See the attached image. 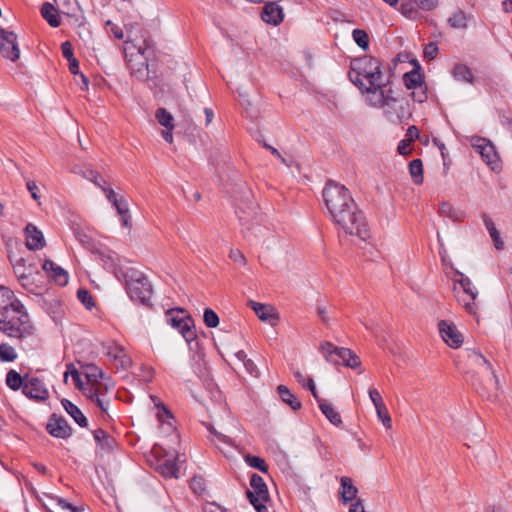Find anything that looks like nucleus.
<instances>
[{"instance_id": "f257e3e1", "label": "nucleus", "mask_w": 512, "mask_h": 512, "mask_svg": "<svg viewBox=\"0 0 512 512\" xmlns=\"http://www.w3.org/2000/svg\"><path fill=\"white\" fill-rule=\"evenodd\" d=\"M322 196L333 222L339 225L345 233L356 235L362 240H366L370 236L363 211L344 185L329 180L323 189Z\"/></svg>"}, {"instance_id": "f03ea898", "label": "nucleus", "mask_w": 512, "mask_h": 512, "mask_svg": "<svg viewBox=\"0 0 512 512\" xmlns=\"http://www.w3.org/2000/svg\"><path fill=\"white\" fill-rule=\"evenodd\" d=\"M32 330L23 304L11 289L0 286V332L19 339L32 334Z\"/></svg>"}, {"instance_id": "7ed1b4c3", "label": "nucleus", "mask_w": 512, "mask_h": 512, "mask_svg": "<svg viewBox=\"0 0 512 512\" xmlns=\"http://www.w3.org/2000/svg\"><path fill=\"white\" fill-rule=\"evenodd\" d=\"M349 80L368 96L386 88L389 80L383 81V63L372 55H364L353 59L348 72Z\"/></svg>"}, {"instance_id": "20e7f679", "label": "nucleus", "mask_w": 512, "mask_h": 512, "mask_svg": "<svg viewBox=\"0 0 512 512\" xmlns=\"http://www.w3.org/2000/svg\"><path fill=\"white\" fill-rule=\"evenodd\" d=\"M463 359L464 361H458L457 367L464 374L465 381L471 384L476 392H485L487 385L497 378L491 363L476 350H466Z\"/></svg>"}, {"instance_id": "39448f33", "label": "nucleus", "mask_w": 512, "mask_h": 512, "mask_svg": "<svg viewBox=\"0 0 512 512\" xmlns=\"http://www.w3.org/2000/svg\"><path fill=\"white\" fill-rule=\"evenodd\" d=\"M122 280H124L127 294L133 302L148 307L151 306L152 285L142 272L134 268H128Z\"/></svg>"}, {"instance_id": "423d86ee", "label": "nucleus", "mask_w": 512, "mask_h": 512, "mask_svg": "<svg viewBox=\"0 0 512 512\" xmlns=\"http://www.w3.org/2000/svg\"><path fill=\"white\" fill-rule=\"evenodd\" d=\"M365 102L368 106L373 108H382L385 116L395 121L396 118L398 123H402L405 117V109L402 105H398L399 101L392 96V90L382 88L374 94L365 97Z\"/></svg>"}, {"instance_id": "0eeeda50", "label": "nucleus", "mask_w": 512, "mask_h": 512, "mask_svg": "<svg viewBox=\"0 0 512 512\" xmlns=\"http://www.w3.org/2000/svg\"><path fill=\"white\" fill-rule=\"evenodd\" d=\"M167 324L177 329L188 345L193 342L198 346V336L195 330L194 319L183 308H172L165 312Z\"/></svg>"}, {"instance_id": "6e6552de", "label": "nucleus", "mask_w": 512, "mask_h": 512, "mask_svg": "<svg viewBox=\"0 0 512 512\" xmlns=\"http://www.w3.org/2000/svg\"><path fill=\"white\" fill-rule=\"evenodd\" d=\"M320 351L325 359L333 365H343L352 369L360 367V358L349 348L337 347L329 341L320 344Z\"/></svg>"}, {"instance_id": "1a4fd4ad", "label": "nucleus", "mask_w": 512, "mask_h": 512, "mask_svg": "<svg viewBox=\"0 0 512 512\" xmlns=\"http://www.w3.org/2000/svg\"><path fill=\"white\" fill-rule=\"evenodd\" d=\"M252 490L246 491L247 499L257 512H268L266 503L270 501L268 487L264 479L254 473L250 478Z\"/></svg>"}, {"instance_id": "9d476101", "label": "nucleus", "mask_w": 512, "mask_h": 512, "mask_svg": "<svg viewBox=\"0 0 512 512\" xmlns=\"http://www.w3.org/2000/svg\"><path fill=\"white\" fill-rule=\"evenodd\" d=\"M456 274L460 276L459 279L454 281V291L457 293V300L463 304L468 313L474 314L478 291L467 276L459 271H456Z\"/></svg>"}, {"instance_id": "9b49d317", "label": "nucleus", "mask_w": 512, "mask_h": 512, "mask_svg": "<svg viewBox=\"0 0 512 512\" xmlns=\"http://www.w3.org/2000/svg\"><path fill=\"white\" fill-rule=\"evenodd\" d=\"M66 224L70 227L76 240L86 249L94 253L97 250V244L88 233V227L85 221L77 214L69 211V215H66Z\"/></svg>"}, {"instance_id": "f8f14e48", "label": "nucleus", "mask_w": 512, "mask_h": 512, "mask_svg": "<svg viewBox=\"0 0 512 512\" xmlns=\"http://www.w3.org/2000/svg\"><path fill=\"white\" fill-rule=\"evenodd\" d=\"M0 53L12 62H16L20 58L17 35L2 27H0Z\"/></svg>"}, {"instance_id": "ddd939ff", "label": "nucleus", "mask_w": 512, "mask_h": 512, "mask_svg": "<svg viewBox=\"0 0 512 512\" xmlns=\"http://www.w3.org/2000/svg\"><path fill=\"white\" fill-rule=\"evenodd\" d=\"M94 254L99 256V259L107 271L111 272L118 280H122L126 270L121 266L120 257L116 252L110 249L101 250L97 248Z\"/></svg>"}, {"instance_id": "4468645a", "label": "nucleus", "mask_w": 512, "mask_h": 512, "mask_svg": "<svg viewBox=\"0 0 512 512\" xmlns=\"http://www.w3.org/2000/svg\"><path fill=\"white\" fill-rule=\"evenodd\" d=\"M153 41L148 37L143 39V43L137 46L138 55L142 58L140 62V66L138 68H134L132 66V74L139 80H149L152 77L150 76L148 59L146 53L150 50L153 52Z\"/></svg>"}, {"instance_id": "2eb2a0df", "label": "nucleus", "mask_w": 512, "mask_h": 512, "mask_svg": "<svg viewBox=\"0 0 512 512\" xmlns=\"http://www.w3.org/2000/svg\"><path fill=\"white\" fill-rule=\"evenodd\" d=\"M438 328L442 339L453 349L459 348L463 343V335L458 331L454 323L441 320Z\"/></svg>"}, {"instance_id": "dca6fc26", "label": "nucleus", "mask_w": 512, "mask_h": 512, "mask_svg": "<svg viewBox=\"0 0 512 512\" xmlns=\"http://www.w3.org/2000/svg\"><path fill=\"white\" fill-rule=\"evenodd\" d=\"M472 145L477 151H479L482 159L487 165L491 166L492 170H495L498 167V154L494 145L489 140L478 137L476 142Z\"/></svg>"}, {"instance_id": "f3484780", "label": "nucleus", "mask_w": 512, "mask_h": 512, "mask_svg": "<svg viewBox=\"0 0 512 512\" xmlns=\"http://www.w3.org/2000/svg\"><path fill=\"white\" fill-rule=\"evenodd\" d=\"M278 0L266 2L262 8L261 19L272 26H278L284 19L283 8L278 5Z\"/></svg>"}, {"instance_id": "a211bd4d", "label": "nucleus", "mask_w": 512, "mask_h": 512, "mask_svg": "<svg viewBox=\"0 0 512 512\" xmlns=\"http://www.w3.org/2000/svg\"><path fill=\"white\" fill-rule=\"evenodd\" d=\"M153 452L156 457V471L164 478H178L179 467L175 459H166L158 454V448L154 447Z\"/></svg>"}, {"instance_id": "6ab92c4d", "label": "nucleus", "mask_w": 512, "mask_h": 512, "mask_svg": "<svg viewBox=\"0 0 512 512\" xmlns=\"http://www.w3.org/2000/svg\"><path fill=\"white\" fill-rule=\"evenodd\" d=\"M25 245L30 251H37L44 248L46 242L42 231L35 225L29 223L24 229Z\"/></svg>"}, {"instance_id": "aec40b11", "label": "nucleus", "mask_w": 512, "mask_h": 512, "mask_svg": "<svg viewBox=\"0 0 512 512\" xmlns=\"http://www.w3.org/2000/svg\"><path fill=\"white\" fill-rule=\"evenodd\" d=\"M104 353L109 360L118 362L123 369H128L131 366V358L125 353L124 348L118 344L110 343L105 345Z\"/></svg>"}, {"instance_id": "412c9836", "label": "nucleus", "mask_w": 512, "mask_h": 512, "mask_svg": "<svg viewBox=\"0 0 512 512\" xmlns=\"http://www.w3.org/2000/svg\"><path fill=\"white\" fill-rule=\"evenodd\" d=\"M23 394L31 399L44 400L48 397V391L43 383L36 379H28L23 385Z\"/></svg>"}, {"instance_id": "4be33fe9", "label": "nucleus", "mask_w": 512, "mask_h": 512, "mask_svg": "<svg viewBox=\"0 0 512 512\" xmlns=\"http://www.w3.org/2000/svg\"><path fill=\"white\" fill-rule=\"evenodd\" d=\"M8 257L12 264L14 274L17 278L25 275H36L39 273L36 265L32 262H28L27 259L23 257L16 258L12 254H9Z\"/></svg>"}, {"instance_id": "5701e85b", "label": "nucleus", "mask_w": 512, "mask_h": 512, "mask_svg": "<svg viewBox=\"0 0 512 512\" xmlns=\"http://www.w3.org/2000/svg\"><path fill=\"white\" fill-rule=\"evenodd\" d=\"M358 494V488L353 484V481L348 476H342L340 478L339 495L340 499L344 504L356 500Z\"/></svg>"}, {"instance_id": "b1692460", "label": "nucleus", "mask_w": 512, "mask_h": 512, "mask_svg": "<svg viewBox=\"0 0 512 512\" xmlns=\"http://www.w3.org/2000/svg\"><path fill=\"white\" fill-rule=\"evenodd\" d=\"M93 437L97 446L103 451L112 452L117 448L116 439L102 428L94 430Z\"/></svg>"}, {"instance_id": "393cba45", "label": "nucleus", "mask_w": 512, "mask_h": 512, "mask_svg": "<svg viewBox=\"0 0 512 512\" xmlns=\"http://www.w3.org/2000/svg\"><path fill=\"white\" fill-rule=\"evenodd\" d=\"M414 68L403 75V82L407 89L421 86L424 83V74L421 72V66L417 60L413 61Z\"/></svg>"}, {"instance_id": "a878e982", "label": "nucleus", "mask_w": 512, "mask_h": 512, "mask_svg": "<svg viewBox=\"0 0 512 512\" xmlns=\"http://www.w3.org/2000/svg\"><path fill=\"white\" fill-rule=\"evenodd\" d=\"M257 208L258 206L255 204L254 201L250 200L249 197H247L245 207L242 206V203L237 202L236 214L238 215L240 222H242L243 224H248L249 222H251L257 214Z\"/></svg>"}, {"instance_id": "bb28decb", "label": "nucleus", "mask_w": 512, "mask_h": 512, "mask_svg": "<svg viewBox=\"0 0 512 512\" xmlns=\"http://www.w3.org/2000/svg\"><path fill=\"white\" fill-rule=\"evenodd\" d=\"M82 369L87 385H92L100 380L111 381V377L106 375V373L95 364H86L82 366Z\"/></svg>"}, {"instance_id": "cd10ccee", "label": "nucleus", "mask_w": 512, "mask_h": 512, "mask_svg": "<svg viewBox=\"0 0 512 512\" xmlns=\"http://www.w3.org/2000/svg\"><path fill=\"white\" fill-rule=\"evenodd\" d=\"M249 305L258 316V318L262 321L278 319V315L275 313V309L271 305L262 304L253 300L249 301Z\"/></svg>"}, {"instance_id": "c85d7f7f", "label": "nucleus", "mask_w": 512, "mask_h": 512, "mask_svg": "<svg viewBox=\"0 0 512 512\" xmlns=\"http://www.w3.org/2000/svg\"><path fill=\"white\" fill-rule=\"evenodd\" d=\"M278 394L281 400L287 404L293 411H298L302 407L301 401L295 396L294 393L285 385L277 387Z\"/></svg>"}, {"instance_id": "c756f323", "label": "nucleus", "mask_w": 512, "mask_h": 512, "mask_svg": "<svg viewBox=\"0 0 512 512\" xmlns=\"http://www.w3.org/2000/svg\"><path fill=\"white\" fill-rule=\"evenodd\" d=\"M41 15L51 27H58L61 24V16L59 11L48 2L41 7Z\"/></svg>"}, {"instance_id": "7c9ffc66", "label": "nucleus", "mask_w": 512, "mask_h": 512, "mask_svg": "<svg viewBox=\"0 0 512 512\" xmlns=\"http://www.w3.org/2000/svg\"><path fill=\"white\" fill-rule=\"evenodd\" d=\"M451 73H452V76L457 81L465 82L468 84H474L475 77L473 75V72L465 64H462V63L455 64Z\"/></svg>"}, {"instance_id": "2f4dec72", "label": "nucleus", "mask_w": 512, "mask_h": 512, "mask_svg": "<svg viewBox=\"0 0 512 512\" xmlns=\"http://www.w3.org/2000/svg\"><path fill=\"white\" fill-rule=\"evenodd\" d=\"M151 399L158 409L156 416H157L159 423L168 424L170 426V428H173L171 420H174V416H173L172 412L170 411V409L165 404H163L159 400L158 397L151 396Z\"/></svg>"}, {"instance_id": "473e14b6", "label": "nucleus", "mask_w": 512, "mask_h": 512, "mask_svg": "<svg viewBox=\"0 0 512 512\" xmlns=\"http://www.w3.org/2000/svg\"><path fill=\"white\" fill-rule=\"evenodd\" d=\"M46 310L51 315L52 319L58 323L62 321V301L60 299L52 298L47 295L45 298Z\"/></svg>"}, {"instance_id": "72a5a7b5", "label": "nucleus", "mask_w": 512, "mask_h": 512, "mask_svg": "<svg viewBox=\"0 0 512 512\" xmlns=\"http://www.w3.org/2000/svg\"><path fill=\"white\" fill-rule=\"evenodd\" d=\"M66 413L81 427H88L87 417L82 413L77 405L66 399Z\"/></svg>"}, {"instance_id": "f704fd0d", "label": "nucleus", "mask_w": 512, "mask_h": 512, "mask_svg": "<svg viewBox=\"0 0 512 512\" xmlns=\"http://www.w3.org/2000/svg\"><path fill=\"white\" fill-rule=\"evenodd\" d=\"M83 372H79L74 364L70 363L66 365V381L71 376L75 387L84 394L87 390V384L82 379Z\"/></svg>"}, {"instance_id": "c9c22d12", "label": "nucleus", "mask_w": 512, "mask_h": 512, "mask_svg": "<svg viewBox=\"0 0 512 512\" xmlns=\"http://www.w3.org/2000/svg\"><path fill=\"white\" fill-rule=\"evenodd\" d=\"M319 408L329 422L337 427L342 425V418L340 414L334 409L332 404L325 401H320Z\"/></svg>"}, {"instance_id": "e433bc0d", "label": "nucleus", "mask_w": 512, "mask_h": 512, "mask_svg": "<svg viewBox=\"0 0 512 512\" xmlns=\"http://www.w3.org/2000/svg\"><path fill=\"white\" fill-rule=\"evenodd\" d=\"M113 207L116 209L118 215L120 216L121 225L125 228H130L132 226V222L126 199L121 196L119 198V203Z\"/></svg>"}, {"instance_id": "4c0bfd02", "label": "nucleus", "mask_w": 512, "mask_h": 512, "mask_svg": "<svg viewBox=\"0 0 512 512\" xmlns=\"http://www.w3.org/2000/svg\"><path fill=\"white\" fill-rule=\"evenodd\" d=\"M73 12L66 11V23H68L71 26L78 27L80 29L86 30L88 34H90V31L85 27L84 24V16L79 7L73 8Z\"/></svg>"}, {"instance_id": "58836bf2", "label": "nucleus", "mask_w": 512, "mask_h": 512, "mask_svg": "<svg viewBox=\"0 0 512 512\" xmlns=\"http://www.w3.org/2000/svg\"><path fill=\"white\" fill-rule=\"evenodd\" d=\"M46 429L52 436L64 438L63 419L61 417H57L56 414H52L46 425Z\"/></svg>"}, {"instance_id": "ea45409f", "label": "nucleus", "mask_w": 512, "mask_h": 512, "mask_svg": "<svg viewBox=\"0 0 512 512\" xmlns=\"http://www.w3.org/2000/svg\"><path fill=\"white\" fill-rule=\"evenodd\" d=\"M66 61L68 62V69L74 77V81L77 82V76L80 74L79 61L74 56L72 44L66 41Z\"/></svg>"}, {"instance_id": "a19ab883", "label": "nucleus", "mask_w": 512, "mask_h": 512, "mask_svg": "<svg viewBox=\"0 0 512 512\" xmlns=\"http://www.w3.org/2000/svg\"><path fill=\"white\" fill-rule=\"evenodd\" d=\"M91 403L96 404V406L101 410L102 413L107 414L110 406V399L108 397L99 396L95 392H91L89 389L87 392L83 394Z\"/></svg>"}, {"instance_id": "79ce46f5", "label": "nucleus", "mask_w": 512, "mask_h": 512, "mask_svg": "<svg viewBox=\"0 0 512 512\" xmlns=\"http://www.w3.org/2000/svg\"><path fill=\"white\" fill-rule=\"evenodd\" d=\"M409 172L414 184L421 185L423 183V163L421 159H413L409 163Z\"/></svg>"}, {"instance_id": "37998d69", "label": "nucleus", "mask_w": 512, "mask_h": 512, "mask_svg": "<svg viewBox=\"0 0 512 512\" xmlns=\"http://www.w3.org/2000/svg\"><path fill=\"white\" fill-rule=\"evenodd\" d=\"M439 213L453 221H462L463 212L455 209L449 202H442L439 205Z\"/></svg>"}, {"instance_id": "c03bdc74", "label": "nucleus", "mask_w": 512, "mask_h": 512, "mask_svg": "<svg viewBox=\"0 0 512 512\" xmlns=\"http://www.w3.org/2000/svg\"><path fill=\"white\" fill-rule=\"evenodd\" d=\"M42 269L47 276L54 281H57L60 277L64 276V269L49 259L44 261Z\"/></svg>"}, {"instance_id": "a18cd8bd", "label": "nucleus", "mask_w": 512, "mask_h": 512, "mask_svg": "<svg viewBox=\"0 0 512 512\" xmlns=\"http://www.w3.org/2000/svg\"><path fill=\"white\" fill-rule=\"evenodd\" d=\"M155 117L158 123L166 129H174V118L165 108L160 107L156 110Z\"/></svg>"}, {"instance_id": "49530a36", "label": "nucleus", "mask_w": 512, "mask_h": 512, "mask_svg": "<svg viewBox=\"0 0 512 512\" xmlns=\"http://www.w3.org/2000/svg\"><path fill=\"white\" fill-rule=\"evenodd\" d=\"M76 295L77 299L87 310H92L96 306V300L88 289L79 288Z\"/></svg>"}, {"instance_id": "de8ad7c7", "label": "nucleus", "mask_w": 512, "mask_h": 512, "mask_svg": "<svg viewBox=\"0 0 512 512\" xmlns=\"http://www.w3.org/2000/svg\"><path fill=\"white\" fill-rule=\"evenodd\" d=\"M114 387L113 381L108 380H100L99 382H96L92 385H87L86 392L91 389V392H95L96 394H99V396L107 397V393L110 389Z\"/></svg>"}, {"instance_id": "09e8293b", "label": "nucleus", "mask_w": 512, "mask_h": 512, "mask_svg": "<svg viewBox=\"0 0 512 512\" xmlns=\"http://www.w3.org/2000/svg\"><path fill=\"white\" fill-rule=\"evenodd\" d=\"M245 461L250 467L257 469L262 473H268L269 466L262 457L248 454L245 456Z\"/></svg>"}, {"instance_id": "8fccbe9b", "label": "nucleus", "mask_w": 512, "mask_h": 512, "mask_svg": "<svg viewBox=\"0 0 512 512\" xmlns=\"http://www.w3.org/2000/svg\"><path fill=\"white\" fill-rule=\"evenodd\" d=\"M20 285L28 292L35 295L40 294V286L35 283L34 275H25L17 278Z\"/></svg>"}, {"instance_id": "3c124183", "label": "nucleus", "mask_w": 512, "mask_h": 512, "mask_svg": "<svg viewBox=\"0 0 512 512\" xmlns=\"http://www.w3.org/2000/svg\"><path fill=\"white\" fill-rule=\"evenodd\" d=\"M352 37L353 40L356 42V44L363 49L364 51L368 50L369 48V35L368 33L363 30L356 28L352 31Z\"/></svg>"}, {"instance_id": "603ef678", "label": "nucleus", "mask_w": 512, "mask_h": 512, "mask_svg": "<svg viewBox=\"0 0 512 512\" xmlns=\"http://www.w3.org/2000/svg\"><path fill=\"white\" fill-rule=\"evenodd\" d=\"M448 23L452 28H465L467 26V16L464 11L458 10L448 19Z\"/></svg>"}, {"instance_id": "864d4df0", "label": "nucleus", "mask_w": 512, "mask_h": 512, "mask_svg": "<svg viewBox=\"0 0 512 512\" xmlns=\"http://www.w3.org/2000/svg\"><path fill=\"white\" fill-rule=\"evenodd\" d=\"M24 380L21 375L17 373L15 370H10L6 376V383L8 387L13 390H18L19 388L23 389Z\"/></svg>"}, {"instance_id": "5fc2aeb1", "label": "nucleus", "mask_w": 512, "mask_h": 512, "mask_svg": "<svg viewBox=\"0 0 512 512\" xmlns=\"http://www.w3.org/2000/svg\"><path fill=\"white\" fill-rule=\"evenodd\" d=\"M203 322L208 328H216L219 325V316L211 308H205Z\"/></svg>"}, {"instance_id": "6e6d98bb", "label": "nucleus", "mask_w": 512, "mask_h": 512, "mask_svg": "<svg viewBox=\"0 0 512 512\" xmlns=\"http://www.w3.org/2000/svg\"><path fill=\"white\" fill-rule=\"evenodd\" d=\"M398 10L403 16L409 19H415L418 14L414 1L402 2Z\"/></svg>"}, {"instance_id": "4d7b16f0", "label": "nucleus", "mask_w": 512, "mask_h": 512, "mask_svg": "<svg viewBox=\"0 0 512 512\" xmlns=\"http://www.w3.org/2000/svg\"><path fill=\"white\" fill-rule=\"evenodd\" d=\"M17 358V354L15 352V349L6 344L2 343L0 345V359L4 362H12Z\"/></svg>"}, {"instance_id": "13d9d810", "label": "nucleus", "mask_w": 512, "mask_h": 512, "mask_svg": "<svg viewBox=\"0 0 512 512\" xmlns=\"http://www.w3.org/2000/svg\"><path fill=\"white\" fill-rule=\"evenodd\" d=\"M45 497L47 501L44 502V506L49 512H55L54 509L57 507L60 509L64 508V500L61 497H54L49 494H45Z\"/></svg>"}, {"instance_id": "bf43d9fd", "label": "nucleus", "mask_w": 512, "mask_h": 512, "mask_svg": "<svg viewBox=\"0 0 512 512\" xmlns=\"http://www.w3.org/2000/svg\"><path fill=\"white\" fill-rule=\"evenodd\" d=\"M414 90L411 94L413 100L418 103H424L428 99V87L427 84L424 82L421 84V86L413 88Z\"/></svg>"}, {"instance_id": "052dcab7", "label": "nucleus", "mask_w": 512, "mask_h": 512, "mask_svg": "<svg viewBox=\"0 0 512 512\" xmlns=\"http://www.w3.org/2000/svg\"><path fill=\"white\" fill-rule=\"evenodd\" d=\"M376 412H377V416H378L379 420L383 423V425L387 429H390L392 427V419L390 417V414H389L385 404L376 408Z\"/></svg>"}, {"instance_id": "680f3d73", "label": "nucleus", "mask_w": 512, "mask_h": 512, "mask_svg": "<svg viewBox=\"0 0 512 512\" xmlns=\"http://www.w3.org/2000/svg\"><path fill=\"white\" fill-rule=\"evenodd\" d=\"M190 488L195 494L202 495L206 490L204 479L200 476H194L190 480Z\"/></svg>"}, {"instance_id": "e2e57ef3", "label": "nucleus", "mask_w": 512, "mask_h": 512, "mask_svg": "<svg viewBox=\"0 0 512 512\" xmlns=\"http://www.w3.org/2000/svg\"><path fill=\"white\" fill-rule=\"evenodd\" d=\"M439 52L438 46L435 42H429L425 45L423 56L427 60H433L436 58L437 54Z\"/></svg>"}, {"instance_id": "0e129e2a", "label": "nucleus", "mask_w": 512, "mask_h": 512, "mask_svg": "<svg viewBox=\"0 0 512 512\" xmlns=\"http://www.w3.org/2000/svg\"><path fill=\"white\" fill-rule=\"evenodd\" d=\"M66 510L69 512H91L89 506L82 501L77 503L66 501Z\"/></svg>"}, {"instance_id": "69168bd1", "label": "nucleus", "mask_w": 512, "mask_h": 512, "mask_svg": "<svg viewBox=\"0 0 512 512\" xmlns=\"http://www.w3.org/2000/svg\"><path fill=\"white\" fill-rule=\"evenodd\" d=\"M481 217H482V220L484 222V225H485L487 231L489 232L490 237L497 235L499 232L496 229V226H495L493 220L486 213H482Z\"/></svg>"}, {"instance_id": "338daca9", "label": "nucleus", "mask_w": 512, "mask_h": 512, "mask_svg": "<svg viewBox=\"0 0 512 512\" xmlns=\"http://www.w3.org/2000/svg\"><path fill=\"white\" fill-rule=\"evenodd\" d=\"M419 9L431 11L438 5V0H413Z\"/></svg>"}, {"instance_id": "774afa93", "label": "nucleus", "mask_w": 512, "mask_h": 512, "mask_svg": "<svg viewBox=\"0 0 512 512\" xmlns=\"http://www.w3.org/2000/svg\"><path fill=\"white\" fill-rule=\"evenodd\" d=\"M229 258L242 266L246 265V257L239 249H231Z\"/></svg>"}]
</instances>
